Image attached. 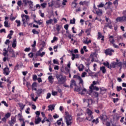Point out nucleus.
<instances>
[{
  "label": "nucleus",
  "instance_id": "53",
  "mask_svg": "<svg viewBox=\"0 0 126 126\" xmlns=\"http://www.w3.org/2000/svg\"><path fill=\"white\" fill-rule=\"evenodd\" d=\"M56 41H58V37L54 36L53 39L51 41V43H54Z\"/></svg>",
  "mask_w": 126,
  "mask_h": 126
},
{
  "label": "nucleus",
  "instance_id": "45",
  "mask_svg": "<svg viewBox=\"0 0 126 126\" xmlns=\"http://www.w3.org/2000/svg\"><path fill=\"white\" fill-rule=\"evenodd\" d=\"M81 87L77 88L76 87L74 89V91H76V92H80L81 91Z\"/></svg>",
  "mask_w": 126,
  "mask_h": 126
},
{
  "label": "nucleus",
  "instance_id": "17",
  "mask_svg": "<svg viewBox=\"0 0 126 126\" xmlns=\"http://www.w3.org/2000/svg\"><path fill=\"white\" fill-rule=\"evenodd\" d=\"M3 55L4 56V57H8V51L7 50H6V48H4L3 49Z\"/></svg>",
  "mask_w": 126,
  "mask_h": 126
},
{
  "label": "nucleus",
  "instance_id": "44",
  "mask_svg": "<svg viewBox=\"0 0 126 126\" xmlns=\"http://www.w3.org/2000/svg\"><path fill=\"white\" fill-rule=\"evenodd\" d=\"M70 24H75V18H73L72 20H70Z\"/></svg>",
  "mask_w": 126,
  "mask_h": 126
},
{
  "label": "nucleus",
  "instance_id": "62",
  "mask_svg": "<svg viewBox=\"0 0 126 126\" xmlns=\"http://www.w3.org/2000/svg\"><path fill=\"white\" fill-rule=\"evenodd\" d=\"M31 50V48H30V47L26 48L24 50L25 52H30Z\"/></svg>",
  "mask_w": 126,
  "mask_h": 126
},
{
  "label": "nucleus",
  "instance_id": "12",
  "mask_svg": "<svg viewBox=\"0 0 126 126\" xmlns=\"http://www.w3.org/2000/svg\"><path fill=\"white\" fill-rule=\"evenodd\" d=\"M42 92H43V90H42L41 89H39L37 90H36V94H37L36 96H37L38 97H40Z\"/></svg>",
  "mask_w": 126,
  "mask_h": 126
},
{
  "label": "nucleus",
  "instance_id": "57",
  "mask_svg": "<svg viewBox=\"0 0 126 126\" xmlns=\"http://www.w3.org/2000/svg\"><path fill=\"white\" fill-rule=\"evenodd\" d=\"M103 13V12H102V11H96V14H97V15H101V14H102Z\"/></svg>",
  "mask_w": 126,
  "mask_h": 126
},
{
  "label": "nucleus",
  "instance_id": "3",
  "mask_svg": "<svg viewBox=\"0 0 126 126\" xmlns=\"http://www.w3.org/2000/svg\"><path fill=\"white\" fill-rule=\"evenodd\" d=\"M56 78L58 81V82H61L62 84H63L64 82L66 81V76H63L62 74H57L56 75Z\"/></svg>",
  "mask_w": 126,
  "mask_h": 126
},
{
  "label": "nucleus",
  "instance_id": "5",
  "mask_svg": "<svg viewBox=\"0 0 126 126\" xmlns=\"http://www.w3.org/2000/svg\"><path fill=\"white\" fill-rule=\"evenodd\" d=\"M115 51L111 48L106 49L105 51V54L106 56H112V53H114Z\"/></svg>",
  "mask_w": 126,
  "mask_h": 126
},
{
  "label": "nucleus",
  "instance_id": "20",
  "mask_svg": "<svg viewBox=\"0 0 126 126\" xmlns=\"http://www.w3.org/2000/svg\"><path fill=\"white\" fill-rule=\"evenodd\" d=\"M41 120L42 119H41V118H40L39 116L37 117V119H35V125H38V124H40V122H41Z\"/></svg>",
  "mask_w": 126,
  "mask_h": 126
},
{
  "label": "nucleus",
  "instance_id": "13",
  "mask_svg": "<svg viewBox=\"0 0 126 126\" xmlns=\"http://www.w3.org/2000/svg\"><path fill=\"white\" fill-rule=\"evenodd\" d=\"M37 83L34 82L32 85V90H34V91H37Z\"/></svg>",
  "mask_w": 126,
  "mask_h": 126
},
{
  "label": "nucleus",
  "instance_id": "35",
  "mask_svg": "<svg viewBox=\"0 0 126 126\" xmlns=\"http://www.w3.org/2000/svg\"><path fill=\"white\" fill-rule=\"evenodd\" d=\"M93 94L94 95V97H96V98H98L99 97V94H98L97 92H92Z\"/></svg>",
  "mask_w": 126,
  "mask_h": 126
},
{
  "label": "nucleus",
  "instance_id": "32",
  "mask_svg": "<svg viewBox=\"0 0 126 126\" xmlns=\"http://www.w3.org/2000/svg\"><path fill=\"white\" fill-rule=\"evenodd\" d=\"M16 117H17V115H15L14 117L11 118V121H12L14 124L16 123Z\"/></svg>",
  "mask_w": 126,
  "mask_h": 126
},
{
  "label": "nucleus",
  "instance_id": "4",
  "mask_svg": "<svg viewBox=\"0 0 126 126\" xmlns=\"http://www.w3.org/2000/svg\"><path fill=\"white\" fill-rule=\"evenodd\" d=\"M123 16L118 17L116 19V21L119 22H123V21H126V10L123 12Z\"/></svg>",
  "mask_w": 126,
  "mask_h": 126
},
{
  "label": "nucleus",
  "instance_id": "6",
  "mask_svg": "<svg viewBox=\"0 0 126 126\" xmlns=\"http://www.w3.org/2000/svg\"><path fill=\"white\" fill-rule=\"evenodd\" d=\"M90 91H91V93H92V92L93 90H96V91H99V88L94 86L93 85H91V86L89 87Z\"/></svg>",
  "mask_w": 126,
  "mask_h": 126
},
{
  "label": "nucleus",
  "instance_id": "27",
  "mask_svg": "<svg viewBox=\"0 0 126 126\" xmlns=\"http://www.w3.org/2000/svg\"><path fill=\"white\" fill-rule=\"evenodd\" d=\"M111 68L112 67L113 68H115L117 67V62H113L110 64Z\"/></svg>",
  "mask_w": 126,
  "mask_h": 126
},
{
  "label": "nucleus",
  "instance_id": "38",
  "mask_svg": "<svg viewBox=\"0 0 126 126\" xmlns=\"http://www.w3.org/2000/svg\"><path fill=\"white\" fill-rule=\"evenodd\" d=\"M31 96L32 97V101H34V102H36L37 101V100H38V96H36L34 98V97L33 96H34V95L31 94Z\"/></svg>",
  "mask_w": 126,
  "mask_h": 126
},
{
  "label": "nucleus",
  "instance_id": "42",
  "mask_svg": "<svg viewBox=\"0 0 126 126\" xmlns=\"http://www.w3.org/2000/svg\"><path fill=\"white\" fill-rule=\"evenodd\" d=\"M57 28H56V30L58 32V33L59 34V33H60V31H61V27L60 25H57Z\"/></svg>",
  "mask_w": 126,
  "mask_h": 126
},
{
  "label": "nucleus",
  "instance_id": "36",
  "mask_svg": "<svg viewBox=\"0 0 126 126\" xmlns=\"http://www.w3.org/2000/svg\"><path fill=\"white\" fill-rule=\"evenodd\" d=\"M62 121H63V118H60V120L57 121L56 124H57L58 126L62 125Z\"/></svg>",
  "mask_w": 126,
  "mask_h": 126
},
{
  "label": "nucleus",
  "instance_id": "41",
  "mask_svg": "<svg viewBox=\"0 0 126 126\" xmlns=\"http://www.w3.org/2000/svg\"><path fill=\"white\" fill-rule=\"evenodd\" d=\"M78 80L79 81V84H81L82 85H83V80L82 79V78H81V77L79 78Z\"/></svg>",
  "mask_w": 126,
  "mask_h": 126
},
{
  "label": "nucleus",
  "instance_id": "39",
  "mask_svg": "<svg viewBox=\"0 0 126 126\" xmlns=\"http://www.w3.org/2000/svg\"><path fill=\"white\" fill-rule=\"evenodd\" d=\"M105 20L107 23L106 24H112V21H111V20L109 19L108 18H106Z\"/></svg>",
  "mask_w": 126,
  "mask_h": 126
},
{
  "label": "nucleus",
  "instance_id": "37",
  "mask_svg": "<svg viewBox=\"0 0 126 126\" xmlns=\"http://www.w3.org/2000/svg\"><path fill=\"white\" fill-rule=\"evenodd\" d=\"M116 63L117 66H119V67H122V66H123V62H116Z\"/></svg>",
  "mask_w": 126,
  "mask_h": 126
},
{
  "label": "nucleus",
  "instance_id": "50",
  "mask_svg": "<svg viewBox=\"0 0 126 126\" xmlns=\"http://www.w3.org/2000/svg\"><path fill=\"white\" fill-rule=\"evenodd\" d=\"M92 123H95L96 125H97L98 123H99V119L96 118V120L94 119L92 121Z\"/></svg>",
  "mask_w": 126,
  "mask_h": 126
},
{
  "label": "nucleus",
  "instance_id": "21",
  "mask_svg": "<svg viewBox=\"0 0 126 126\" xmlns=\"http://www.w3.org/2000/svg\"><path fill=\"white\" fill-rule=\"evenodd\" d=\"M99 119H100L101 121H103V122H105L106 120H107V116L106 115L100 116V117H99Z\"/></svg>",
  "mask_w": 126,
  "mask_h": 126
},
{
  "label": "nucleus",
  "instance_id": "29",
  "mask_svg": "<svg viewBox=\"0 0 126 126\" xmlns=\"http://www.w3.org/2000/svg\"><path fill=\"white\" fill-rule=\"evenodd\" d=\"M83 120H84V118H81L80 117H78L77 118V123H81V122L83 121Z\"/></svg>",
  "mask_w": 126,
  "mask_h": 126
},
{
  "label": "nucleus",
  "instance_id": "14",
  "mask_svg": "<svg viewBox=\"0 0 126 126\" xmlns=\"http://www.w3.org/2000/svg\"><path fill=\"white\" fill-rule=\"evenodd\" d=\"M108 39L110 44H114L115 43V39H114V36L113 35L110 36Z\"/></svg>",
  "mask_w": 126,
  "mask_h": 126
},
{
  "label": "nucleus",
  "instance_id": "1",
  "mask_svg": "<svg viewBox=\"0 0 126 126\" xmlns=\"http://www.w3.org/2000/svg\"><path fill=\"white\" fill-rule=\"evenodd\" d=\"M21 17H22V21L23 22V24L24 27H26V24H27L28 26H31V27H32V25H33V23H32L28 24V19H29V16L24 15V14H22Z\"/></svg>",
  "mask_w": 126,
  "mask_h": 126
},
{
  "label": "nucleus",
  "instance_id": "28",
  "mask_svg": "<svg viewBox=\"0 0 126 126\" xmlns=\"http://www.w3.org/2000/svg\"><path fill=\"white\" fill-rule=\"evenodd\" d=\"M16 39H13V43L12 44V48H16Z\"/></svg>",
  "mask_w": 126,
  "mask_h": 126
},
{
  "label": "nucleus",
  "instance_id": "10",
  "mask_svg": "<svg viewBox=\"0 0 126 126\" xmlns=\"http://www.w3.org/2000/svg\"><path fill=\"white\" fill-rule=\"evenodd\" d=\"M87 114H88V116H91V119H93V116H92V114H93V112L91 111V110L89 109V108H88L87 109Z\"/></svg>",
  "mask_w": 126,
  "mask_h": 126
},
{
  "label": "nucleus",
  "instance_id": "23",
  "mask_svg": "<svg viewBox=\"0 0 126 126\" xmlns=\"http://www.w3.org/2000/svg\"><path fill=\"white\" fill-rule=\"evenodd\" d=\"M53 20L52 19L47 20L46 21V24L47 26H48V25H50V24H52V23H53Z\"/></svg>",
  "mask_w": 126,
  "mask_h": 126
},
{
  "label": "nucleus",
  "instance_id": "46",
  "mask_svg": "<svg viewBox=\"0 0 126 126\" xmlns=\"http://www.w3.org/2000/svg\"><path fill=\"white\" fill-rule=\"evenodd\" d=\"M15 22L17 23V27H19V26H20L21 24V22H20V20H16Z\"/></svg>",
  "mask_w": 126,
  "mask_h": 126
},
{
  "label": "nucleus",
  "instance_id": "7",
  "mask_svg": "<svg viewBox=\"0 0 126 126\" xmlns=\"http://www.w3.org/2000/svg\"><path fill=\"white\" fill-rule=\"evenodd\" d=\"M3 73L5 74V75H8L9 73H10V71H9V68L6 66L3 69Z\"/></svg>",
  "mask_w": 126,
  "mask_h": 126
},
{
  "label": "nucleus",
  "instance_id": "26",
  "mask_svg": "<svg viewBox=\"0 0 126 126\" xmlns=\"http://www.w3.org/2000/svg\"><path fill=\"white\" fill-rule=\"evenodd\" d=\"M70 70L67 67H65L64 71H62V72L64 73L65 74H68V73H69Z\"/></svg>",
  "mask_w": 126,
  "mask_h": 126
},
{
  "label": "nucleus",
  "instance_id": "54",
  "mask_svg": "<svg viewBox=\"0 0 126 126\" xmlns=\"http://www.w3.org/2000/svg\"><path fill=\"white\" fill-rule=\"evenodd\" d=\"M104 3H103L102 2H101L99 4H98L97 5V7L99 8H101V7H104Z\"/></svg>",
  "mask_w": 126,
  "mask_h": 126
},
{
  "label": "nucleus",
  "instance_id": "48",
  "mask_svg": "<svg viewBox=\"0 0 126 126\" xmlns=\"http://www.w3.org/2000/svg\"><path fill=\"white\" fill-rule=\"evenodd\" d=\"M105 27H108V28H109V29H112L113 26H112L111 24H106V25H105Z\"/></svg>",
  "mask_w": 126,
  "mask_h": 126
},
{
  "label": "nucleus",
  "instance_id": "8",
  "mask_svg": "<svg viewBox=\"0 0 126 126\" xmlns=\"http://www.w3.org/2000/svg\"><path fill=\"white\" fill-rule=\"evenodd\" d=\"M73 86H75V87H76L77 85H76V82H75V80H71V83L70 84V88H73Z\"/></svg>",
  "mask_w": 126,
  "mask_h": 126
},
{
  "label": "nucleus",
  "instance_id": "59",
  "mask_svg": "<svg viewBox=\"0 0 126 126\" xmlns=\"http://www.w3.org/2000/svg\"><path fill=\"white\" fill-rule=\"evenodd\" d=\"M1 103V104H4V105L5 107H8V105L7 104V103H6V102H5V101H2Z\"/></svg>",
  "mask_w": 126,
  "mask_h": 126
},
{
  "label": "nucleus",
  "instance_id": "52",
  "mask_svg": "<svg viewBox=\"0 0 126 126\" xmlns=\"http://www.w3.org/2000/svg\"><path fill=\"white\" fill-rule=\"evenodd\" d=\"M17 4L19 7L21 6V5L22 4V1L21 0H18L17 2Z\"/></svg>",
  "mask_w": 126,
  "mask_h": 126
},
{
  "label": "nucleus",
  "instance_id": "55",
  "mask_svg": "<svg viewBox=\"0 0 126 126\" xmlns=\"http://www.w3.org/2000/svg\"><path fill=\"white\" fill-rule=\"evenodd\" d=\"M52 95H53V96H56V95H58V92L52 91Z\"/></svg>",
  "mask_w": 126,
  "mask_h": 126
},
{
  "label": "nucleus",
  "instance_id": "64",
  "mask_svg": "<svg viewBox=\"0 0 126 126\" xmlns=\"http://www.w3.org/2000/svg\"><path fill=\"white\" fill-rule=\"evenodd\" d=\"M122 66H123V67H126V61L122 63Z\"/></svg>",
  "mask_w": 126,
  "mask_h": 126
},
{
  "label": "nucleus",
  "instance_id": "60",
  "mask_svg": "<svg viewBox=\"0 0 126 126\" xmlns=\"http://www.w3.org/2000/svg\"><path fill=\"white\" fill-rule=\"evenodd\" d=\"M90 1H84V4H85V5H87L88 6L89 5V3H90Z\"/></svg>",
  "mask_w": 126,
  "mask_h": 126
},
{
  "label": "nucleus",
  "instance_id": "31",
  "mask_svg": "<svg viewBox=\"0 0 126 126\" xmlns=\"http://www.w3.org/2000/svg\"><path fill=\"white\" fill-rule=\"evenodd\" d=\"M48 80L50 83H53L54 81V78H53V76L50 75L48 77Z\"/></svg>",
  "mask_w": 126,
  "mask_h": 126
},
{
  "label": "nucleus",
  "instance_id": "63",
  "mask_svg": "<svg viewBox=\"0 0 126 126\" xmlns=\"http://www.w3.org/2000/svg\"><path fill=\"white\" fill-rule=\"evenodd\" d=\"M80 76H78V75H74L73 76V78H76L77 79H78L79 78H80Z\"/></svg>",
  "mask_w": 126,
  "mask_h": 126
},
{
  "label": "nucleus",
  "instance_id": "22",
  "mask_svg": "<svg viewBox=\"0 0 126 126\" xmlns=\"http://www.w3.org/2000/svg\"><path fill=\"white\" fill-rule=\"evenodd\" d=\"M23 2L24 3L25 5H27V3H29V4L31 3H33L32 1H29L27 0H23Z\"/></svg>",
  "mask_w": 126,
  "mask_h": 126
},
{
  "label": "nucleus",
  "instance_id": "47",
  "mask_svg": "<svg viewBox=\"0 0 126 126\" xmlns=\"http://www.w3.org/2000/svg\"><path fill=\"white\" fill-rule=\"evenodd\" d=\"M28 56L29 58H30L31 59H32V58L34 57V53H33V52H31L30 53L28 54Z\"/></svg>",
  "mask_w": 126,
  "mask_h": 126
},
{
  "label": "nucleus",
  "instance_id": "30",
  "mask_svg": "<svg viewBox=\"0 0 126 126\" xmlns=\"http://www.w3.org/2000/svg\"><path fill=\"white\" fill-rule=\"evenodd\" d=\"M30 4V8L32 10V11H35L36 9H35V8H34V6H33V3H31Z\"/></svg>",
  "mask_w": 126,
  "mask_h": 126
},
{
  "label": "nucleus",
  "instance_id": "33",
  "mask_svg": "<svg viewBox=\"0 0 126 126\" xmlns=\"http://www.w3.org/2000/svg\"><path fill=\"white\" fill-rule=\"evenodd\" d=\"M100 90V93H102V92H103V93H105V92H106V91H107V89H106L104 87H100L99 88Z\"/></svg>",
  "mask_w": 126,
  "mask_h": 126
},
{
  "label": "nucleus",
  "instance_id": "9",
  "mask_svg": "<svg viewBox=\"0 0 126 126\" xmlns=\"http://www.w3.org/2000/svg\"><path fill=\"white\" fill-rule=\"evenodd\" d=\"M112 3L111 1H108V2H106L104 5L105 9H108V8H110V5H112Z\"/></svg>",
  "mask_w": 126,
  "mask_h": 126
},
{
  "label": "nucleus",
  "instance_id": "24",
  "mask_svg": "<svg viewBox=\"0 0 126 126\" xmlns=\"http://www.w3.org/2000/svg\"><path fill=\"white\" fill-rule=\"evenodd\" d=\"M79 56L78 55L76 54L75 55L74 54L72 53V61H74V59H78Z\"/></svg>",
  "mask_w": 126,
  "mask_h": 126
},
{
  "label": "nucleus",
  "instance_id": "34",
  "mask_svg": "<svg viewBox=\"0 0 126 126\" xmlns=\"http://www.w3.org/2000/svg\"><path fill=\"white\" fill-rule=\"evenodd\" d=\"M86 91H87V90H86V89L84 88V89L82 90V92H80L79 93V94H81V95H83L84 94H85V93L86 92Z\"/></svg>",
  "mask_w": 126,
  "mask_h": 126
},
{
  "label": "nucleus",
  "instance_id": "40",
  "mask_svg": "<svg viewBox=\"0 0 126 126\" xmlns=\"http://www.w3.org/2000/svg\"><path fill=\"white\" fill-rule=\"evenodd\" d=\"M11 116V114L10 113L8 112L5 115V117L7 119H8L9 118H10V116Z\"/></svg>",
  "mask_w": 126,
  "mask_h": 126
},
{
  "label": "nucleus",
  "instance_id": "2",
  "mask_svg": "<svg viewBox=\"0 0 126 126\" xmlns=\"http://www.w3.org/2000/svg\"><path fill=\"white\" fill-rule=\"evenodd\" d=\"M66 116H65V122L67 126H69L72 124V117L71 115L67 114V112H65Z\"/></svg>",
  "mask_w": 126,
  "mask_h": 126
},
{
  "label": "nucleus",
  "instance_id": "51",
  "mask_svg": "<svg viewBox=\"0 0 126 126\" xmlns=\"http://www.w3.org/2000/svg\"><path fill=\"white\" fill-rule=\"evenodd\" d=\"M117 89V91H118V92H120V91H121V90H123V88H122L121 86H117L116 88Z\"/></svg>",
  "mask_w": 126,
  "mask_h": 126
},
{
  "label": "nucleus",
  "instance_id": "15",
  "mask_svg": "<svg viewBox=\"0 0 126 126\" xmlns=\"http://www.w3.org/2000/svg\"><path fill=\"white\" fill-rule=\"evenodd\" d=\"M18 118H19V120L20 121V122H24V119H23V116H22V115H21V114L19 113L18 114Z\"/></svg>",
  "mask_w": 126,
  "mask_h": 126
},
{
  "label": "nucleus",
  "instance_id": "49",
  "mask_svg": "<svg viewBox=\"0 0 126 126\" xmlns=\"http://www.w3.org/2000/svg\"><path fill=\"white\" fill-rule=\"evenodd\" d=\"M32 32L33 33V34H36L38 35V34H39V32L36 31L35 29H33L32 30Z\"/></svg>",
  "mask_w": 126,
  "mask_h": 126
},
{
  "label": "nucleus",
  "instance_id": "58",
  "mask_svg": "<svg viewBox=\"0 0 126 126\" xmlns=\"http://www.w3.org/2000/svg\"><path fill=\"white\" fill-rule=\"evenodd\" d=\"M41 6L43 7V8H45L46 7V6L47 5V3H43L40 4Z\"/></svg>",
  "mask_w": 126,
  "mask_h": 126
},
{
  "label": "nucleus",
  "instance_id": "16",
  "mask_svg": "<svg viewBox=\"0 0 126 126\" xmlns=\"http://www.w3.org/2000/svg\"><path fill=\"white\" fill-rule=\"evenodd\" d=\"M18 105L21 109L20 112H22V111H23V109L25 108V105H24L23 103H19Z\"/></svg>",
  "mask_w": 126,
  "mask_h": 126
},
{
  "label": "nucleus",
  "instance_id": "43",
  "mask_svg": "<svg viewBox=\"0 0 126 126\" xmlns=\"http://www.w3.org/2000/svg\"><path fill=\"white\" fill-rule=\"evenodd\" d=\"M78 113H77V117H81L82 115V110H78Z\"/></svg>",
  "mask_w": 126,
  "mask_h": 126
},
{
  "label": "nucleus",
  "instance_id": "25",
  "mask_svg": "<svg viewBox=\"0 0 126 126\" xmlns=\"http://www.w3.org/2000/svg\"><path fill=\"white\" fill-rule=\"evenodd\" d=\"M100 69L103 74H104V73H106V71H107V70L106 69L105 66L100 67Z\"/></svg>",
  "mask_w": 126,
  "mask_h": 126
},
{
  "label": "nucleus",
  "instance_id": "56",
  "mask_svg": "<svg viewBox=\"0 0 126 126\" xmlns=\"http://www.w3.org/2000/svg\"><path fill=\"white\" fill-rule=\"evenodd\" d=\"M4 24L5 27H9V26H8V22L7 21H5L4 22Z\"/></svg>",
  "mask_w": 126,
  "mask_h": 126
},
{
  "label": "nucleus",
  "instance_id": "11",
  "mask_svg": "<svg viewBox=\"0 0 126 126\" xmlns=\"http://www.w3.org/2000/svg\"><path fill=\"white\" fill-rule=\"evenodd\" d=\"M46 54V53L45 52H42L41 53V52H38V53H36L35 54V56L36 57H41V58H43V57H44V56H45V54Z\"/></svg>",
  "mask_w": 126,
  "mask_h": 126
},
{
  "label": "nucleus",
  "instance_id": "19",
  "mask_svg": "<svg viewBox=\"0 0 126 126\" xmlns=\"http://www.w3.org/2000/svg\"><path fill=\"white\" fill-rule=\"evenodd\" d=\"M48 111H52L53 110L55 109V105H50L48 106Z\"/></svg>",
  "mask_w": 126,
  "mask_h": 126
},
{
  "label": "nucleus",
  "instance_id": "18",
  "mask_svg": "<svg viewBox=\"0 0 126 126\" xmlns=\"http://www.w3.org/2000/svg\"><path fill=\"white\" fill-rule=\"evenodd\" d=\"M103 64L105 66H106L107 67H108V68H109L110 69H111V65H110V63H109V62H104L103 63Z\"/></svg>",
  "mask_w": 126,
  "mask_h": 126
},
{
  "label": "nucleus",
  "instance_id": "61",
  "mask_svg": "<svg viewBox=\"0 0 126 126\" xmlns=\"http://www.w3.org/2000/svg\"><path fill=\"white\" fill-rule=\"evenodd\" d=\"M19 67V64H17L14 67V70H18Z\"/></svg>",
  "mask_w": 126,
  "mask_h": 126
}]
</instances>
